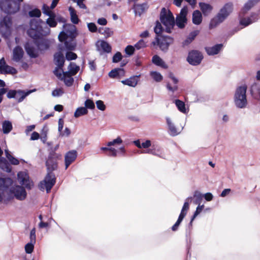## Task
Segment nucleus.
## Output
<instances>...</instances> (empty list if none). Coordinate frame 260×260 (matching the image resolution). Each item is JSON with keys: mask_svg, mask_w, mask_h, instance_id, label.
<instances>
[{"mask_svg": "<svg viewBox=\"0 0 260 260\" xmlns=\"http://www.w3.org/2000/svg\"><path fill=\"white\" fill-rule=\"evenodd\" d=\"M79 69V66H77L75 63L71 62L68 67L69 71L66 72V73L74 76L78 73Z\"/></svg>", "mask_w": 260, "mask_h": 260, "instance_id": "obj_35", "label": "nucleus"}, {"mask_svg": "<svg viewBox=\"0 0 260 260\" xmlns=\"http://www.w3.org/2000/svg\"><path fill=\"white\" fill-rule=\"evenodd\" d=\"M199 7L204 15H208L212 10V7L209 4L200 2L199 4Z\"/></svg>", "mask_w": 260, "mask_h": 260, "instance_id": "obj_27", "label": "nucleus"}, {"mask_svg": "<svg viewBox=\"0 0 260 260\" xmlns=\"http://www.w3.org/2000/svg\"><path fill=\"white\" fill-rule=\"evenodd\" d=\"M169 77L172 79L173 85H172L171 83L168 82L166 85V87L167 89L173 94L178 89V86L177 85L178 80L174 76L173 73H170Z\"/></svg>", "mask_w": 260, "mask_h": 260, "instance_id": "obj_22", "label": "nucleus"}, {"mask_svg": "<svg viewBox=\"0 0 260 260\" xmlns=\"http://www.w3.org/2000/svg\"><path fill=\"white\" fill-rule=\"evenodd\" d=\"M63 93V90L60 88H57L52 91V95L53 96H60Z\"/></svg>", "mask_w": 260, "mask_h": 260, "instance_id": "obj_60", "label": "nucleus"}, {"mask_svg": "<svg viewBox=\"0 0 260 260\" xmlns=\"http://www.w3.org/2000/svg\"><path fill=\"white\" fill-rule=\"evenodd\" d=\"M87 109L85 107H82L77 108L74 114H87Z\"/></svg>", "mask_w": 260, "mask_h": 260, "instance_id": "obj_62", "label": "nucleus"}, {"mask_svg": "<svg viewBox=\"0 0 260 260\" xmlns=\"http://www.w3.org/2000/svg\"><path fill=\"white\" fill-rule=\"evenodd\" d=\"M17 179L18 182L22 185L28 189H31L29 176L25 172H19L17 174Z\"/></svg>", "mask_w": 260, "mask_h": 260, "instance_id": "obj_16", "label": "nucleus"}, {"mask_svg": "<svg viewBox=\"0 0 260 260\" xmlns=\"http://www.w3.org/2000/svg\"><path fill=\"white\" fill-rule=\"evenodd\" d=\"M135 47L132 45H128L125 48V52L128 56L132 55L135 51Z\"/></svg>", "mask_w": 260, "mask_h": 260, "instance_id": "obj_58", "label": "nucleus"}, {"mask_svg": "<svg viewBox=\"0 0 260 260\" xmlns=\"http://www.w3.org/2000/svg\"><path fill=\"white\" fill-rule=\"evenodd\" d=\"M125 72L123 69L122 68H115L113 70H112L109 73V76L112 78H115L116 77H120L121 76H123L124 75Z\"/></svg>", "mask_w": 260, "mask_h": 260, "instance_id": "obj_25", "label": "nucleus"}, {"mask_svg": "<svg viewBox=\"0 0 260 260\" xmlns=\"http://www.w3.org/2000/svg\"><path fill=\"white\" fill-rule=\"evenodd\" d=\"M43 11L44 14L49 17H51V15L54 14L52 12L50 11L49 7L45 5L43 6Z\"/></svg>", "mask_w": 260, "mask_h": 260, "instance_id": "obj_63", "label": "nucleus"}, {"mask_svg": "<svg viewBox=\"0 0 260 260\" xmlns=\"http://www.w3.org/2000/svg\"><path fill=\"white\" fill-rule=\"evenodd\" d=\"M150 76L156 82H160L162 80V76L158 72L153 71L150 73Z\"/></svg>", "mask_w": 260, "mask_h": 260, "instance_id": "obj_46", "label": "nucleus"}, {"mask_svg": "<svg viewBox=\"0 0 260 260\" xmlns=\"http://www.w3.org/2000/svg\"><path fill=\"white\" fill-rule=\"evenodd\" d=\"M202 21V14L199 10H195L192 14V22L196 25H199Z\"/></svg>", "mask_w": 260, "mask_h": 260, "instance_id": "obj_32", "label": "nucleus"}, {"mask_svg": "<svg viewBox=\"0 0 260 260\" xmlns=\"http://www.w3.org/2000/svg\"><path fill=\"white\" fill-rule=\"evenodd\" d=\"M123 142L122 140L120 138V137L118 136L117 137V138L111 141L108 142L107 143V146H115L116 145H120Z\"/></svg>", "mask_w": 260, "mask_h": 260, "instance_id": "obj_47", "label": "nucleus"}, {"mask_svg": "<svg viewBox=\"0 0 260 260\" xmlns=\"http://www.w3.org/2000/svg\"><path fill=\"white\" fill-rule=\"evenodd\" d=\"M138 76L131 77L128 79L121 81V83L124 85L131 87H135L138 83Z\"/></svg>", "mask_w": 260, "mask_h": 260, "instance_id": "obj_31", "label": "nucleus"}, {"mask_svg": "<svg viewBox=\"0 0 260 260\" xmlns=\"http://www.w3.org/2000/svg\"><path fill=\"white\" fill-rule=\"evenodd\" d=\"M163 27L161 26V24L158 21L156 22L155 26L154 28V31L156 34V36H158V35L162 31Z\"/></svg>", "mask_w": 260, "mask_h": 260, "instance_id": "obj_53", "label": "nucleus"}, {"mask_svg": "<svg viewBox=\"0 0 260 260\" xmlns=\"http://www.w3.org/2000/svg\"><path fill=\"white\" fill-rule=\"evenodd\" d=\"M2 128L4 134H8L12 129V123L8 120L4 121L2 123Z\"/></svg>", "mask_w": 260, "mask_h": 260, "instance_id": "obj_37", "label": "nucleus"}, {"mask_svg": "<svg viewBox=\"0 0 260 260\" xmlns=\"http://www.w3.org/2000/svg\"><path fill=\"white\" fill-rule=\"evenodd\" d=\"M100 46L104 52L109 53L111 52V46L106 41L103 40L101 41L100 42Z\"/></svg>", "mask_w": 260, "mask_h": 260, "instance_id": "obj_40", "label": "nucleus"}, {"mask_svg": "<svg viewBox=\"0 0 260 260\" xmlns=\"http://www.w3.org/2000/svg\"><path fill=\"white\" fill-rule=\"evenodd\" d=\"M203 58V56L201 52L193 50L189 52L187 58V61L192 66L200 64Z\"/></svg>", "mask_w": 260, "mask_h": 260, "instance_id": "obj_11", "label": "nucleus"}, {"mask_svg": "<svg viewBox=\"0 0 260 260\" xmlns=\"http://www.w3.org/2000/svg\"><path fill=\"white\" fill-rule=\"evenodd\" d=\"M191 230H186V241L187 245H188V247L191 246L192 244V240H191Z\"/></svg>", "mask_w": 260, "mask_h": 260, "instance_id": "obj_50", "label": "nucleus"}, {"mask_svg": "<svg viewBox=\"0 0 260 260\" xmlns=\"http://www.w3.org/2000/svg\"><path fill=\"white\" fill-rule=\"evenodd\" d=\"M193 197L196 198L193 202L194 204L200 205L203 198V194L198 190H196L193 193Z\"/></svg>", "mask_w": 260, "mask_h": 260, "instance_id": "obj_42", "label": "nucleus"}, {"mask_svg": "<svg viewBox=\"0 0 260 260\" xmlns=\"http://www.w3.org/2000/svg\"><path fill=\"white\" fill-rule=\"evenodd\" d=\"M166 120L169 135L172 137L179 135L181 131L178 132L172 120L169 117H166Z\"/></svg>", "mask_w": 260, "mask_h": 260, "instance_id": "obj_19", "label": "nucleus"}, {"mask_svg": "<svg viewBox=\"0 0 260 260\" xmlns=\"http://www.w3.org/2000/svg\"><path fill=\"white\" fill-rule=\"evenodd\" d=\"M152 62L156 66L164 67L165 63L164 60L157 55H155L152 57Z\"/></svg>", "mask_w": 260, "mask_h": 260, "instance_id": "obj_41", "label": "nucleus"}, {"mask_svg": "<svg viewBox=\"0 0 260 260\" xmlns=\"http://www.w3.org/2000/svg\"><path fill=\"white\" fill-rule=\"evenodd\" d=\"M188 13V8L187 6L183 7L176 18V25L180 28H183L187 23L186 16Z\"/></svg>", "mask_w": 260, "mask_h": 260, "instance_id": "obj_12", "label": "nucleus"}, {"mask_svg": "<svg viewBox=\"0 0 260 260\" xmlns=\"http://www.w3.org/2000/svg\"><path fill=\"white\" fill-rule=\"evenodd\" d=\"M69 11L71 16V20L74 24H77L79 22V19L77 15L76 11L72 7L69 8Z\"/></svg>", "mask_w": 260, "mask_h": 260, "instance_id": "obj_33", "label": "nucleus"}, {"mask_svg": "<svg viewBox=\"0 0 260 260\" xmlns=\"http://www.w3.org/2000/svg\"><path fill=\"white\" fill-rule=\"evenodd\" d=\"M5 151L6 157L10 162L11 164L13 165H17L19 164V160L17 158L14 157L11 154H10L8 150H5Z\"/></svg>", "mask_w": 260, "mask_h": 260, "instance_id": "obj_43", "label": "nucleus"}, {"mask_svg": "<svg viewBox=\"0 0 260 260\" xmlns=\"http://www.w3.org/2000/svg\"><path fill=\"white\" fill-rule=\"evenodd\" d=\"M146 46V42L143 40H139L135 45V48L137 50L141 49Z\"/></svg>", "mask_w": 260, "mask_h": 260, "instance_id": "obj_55", "label": "nucleus"}, {"mask_svg": "<svg viewBox=\"0 0 260 260\" xmlns=\"http://www.w3.org/2000/svg\"><path fill=\"white\" fill-rule=\"evenodd\" d=\"M192 199V197H188L186 199L180 213L184 214L185 215L187 214V211L189 208V202H191Z\"/></svg>", "mask_w": 260, "mask_h": 260, "instance_id": "obj_39", "label": "nucleus"}, {"mask_svg": "<svg viewBox=\"0 0 260 260\" xmlns=\"http://www.w3.org/2000/svg\"><path fill=\"white\" fill-rule=\"evenodd\" d=\"M24 51L22 48L19 46H16L13 51L12 60L16 62L20 61L23 58Z\"/></svg>", "mask_w": 260, "mask_h": 260, "instance_id": "obj_21", "label": "nucleus"}, {"mask_svg": "<svg viewBox=\"0 0 260 260\" xmlns=\"http://www.w3.org/2000/svg\"><path fill=\"white\" fill-rule=\"evenodd\" d=\"M23 0H1L0 9L8 14H15L20 8V4Z\"/></svg>", "mask_w": 260, "mask_h": 260, "instance_id": "obj_5", "label": "nucleus"}, {"mask_svg": "<svg viewBox=\"0 0 260 260\" xmlns=\"http://www.w3.org/2000/svg\"><path fill=\"white\" fill-rule=\"evenodd\" d=\"M30 241L24 247L26 254H31L32 252V230L30 231Z\"/></svg>", "mask_w": 260, "mask_h": 260, "instance_id": "obj_38", "label": "nucleus"}, {"mask_svg": "<svg viewBox=\"0 0 260 260\" xmlns=\"http://www.w3.org/2000/svg\"><path fill=\"white\" fill-rule=\"evenodd\" d=\"M66 58L68 60H75L77 58V55L72 51H68L66 54Z\"/></svg>", "mask_w": 260, "mask_h": 260, "instance_id": "obj_52", "label": "nucleus"}, {"mask_svg": "<svg viewBox=\"0 0 260 260\" xmlns=\"http://www.w3.org/2000/svg\"><path fill=\"white\" fill-rule=\"evenodd\" d=\"M56 178L55 174H50L47 173L44 179L41 181L38 187L42 191L46 190L47 193H49L51 189L55 184Z\"/></svg>", "mask_w": 260, "mask_h": 260, "instance_id": "obj_7", "label": "nucleus"}, {"mask_svg": "<svg viewBox=\"0 0 260 260\" xmlns=\"http://www.w3.org/2000/svg\"><path fill=\"white\" fill-rule=\"evenodd\" d=\"M62 68H59L56 66L55 69L53 71L54 74L60 80H61L62 78L63 75L62 73H63Z\"/></svg>", "mask_w": 260, "mask_h": 260, "instance_id": "obj_51", "label": "nucleus"}, {"mask_svg": "<svg viewBox=\"0 0 260 260\" xmlns=\"http://www.w3.org/2000/svg\"><path fill=\"white\" fill-rule=\"evenodd\" d=\"M175 105L177 107L178 109L182 113H186V108L185 105L183 102L179 100H175Z\"/></svg>", "mask_w": 260, "mask_h": 260, "instance_id": "obj_44", "label": "nucleus"}, {"mask_svg": "<svg viewBox=\"0 0 260 260\" xmlns=\"http://www.w3.org/2000/svg\"><path fill=\"white\" fill-rule=\"evenodd\" d=\"M146 9H147V5L146 3L135 4L134 7L135 14L139 16H140Z\"/></svg>", "mask_w": 260, "mask_h": 260, "instance_id": "obj_30", "label": "nucleus"}, {"mask_svg": "<svg viewBox=\"0 0 260 260\" xmlns=\"http://www.w3.org/2000/svg\"><path fill=\"white\" fill-rule=\"evenodd\" d=\"M96 105L97 108L99 110H100L101 111L105 110V109L106 108V106H105L104 102L102 101H101V100L97 101L96 102Z\"/></svg>", "mask_w": 260, "mask_h": 260, "instance_id": "obj_61", "label": "nucleus"}, {"mask_svg": "<svg viewBox=\"0 0 260 260\" xmlns=\"http://www.w3.org/2000/svg\"><path fill=\"white\" fill-rule=\"evenodd\" d=\"M160 20L166 27V31L170 32L171 29L175 25L174 17L171 11H167L166 8H163L160 14Z\"/></svg>", "mask_w": 260, "mask_h": 260, "instance_id": "obj_8", "label": "nucleus"}, {"mask_svg": "<svg viewBox=\"0 0 260 260\" xmlns=\"http://www.w3.org/2000/svg\"><path fill=\"white\" fill-rule=\"evenodd\" d=\"M222 47V44H218L212 47H206L205 49L208 55L213 56L218 54Z\"/></svg>", "mask_w": 260, "mask_h": 260, "instance_id": "obj_23", "label": "nucleus"}, {"mask_svg": "<svg viewBox=\"0 0 260 260\" xmlns=\"http://www.w3.org/2000/svg\"><path fill=\"white\" fill-rule=\"evenodd\" d=\"M24 48L27 54L30 58H32V45L31 43L27 42L24 45Z\"/></svg>", "mask_w": 260, "mask_h": 260, "instance_id": "obj_49", "label": "nucleus"}, {"mask_svg": "<svg viewBox=\"0 0 260 260\" xmlns=\"http://www.w3.org/2000/svg\"><path fill=\"white\" fill-rule=\"evenodd\" d=\"M247 88L246 85H242L238 86L235 90L234 101L236 106L239 108H244L247 104Z\"/></svg>", "mask_w": 260, "mask_h": 260, "instance_id": "obj_4", "label": "nucleus"}, {"mask_svg": "<svg viewBox=\"0 0 260 260\" xmlns=\"http://www.w3.org/2000/svg\"><path fill=\"white\" fill-rule=\"evenodd\" d=\"M78 153L75 150H72L68 151L64 155V164L66 169L72 164L76 159Z\"/></svg>", "mask_w": 260, "mask_h": 260, "instance_id": "obj_17", "label": "nucleus"}, {"mask_svg": "<svg viewBox=\"0 0 260 260\" xmlns=\"http://www.w3.org/2000/svg\"><path fill=\"white\" fill-rule=\"evenodd\" d=\"M199 30H194L191 32L187 39L183 42V45L186 46L189 44L196 37V36L199 34Z\"/></svg>", "mask_w": 260, "mask_h": 260, "instance_id": "obj_34", "label": "nucleus"}, {"mask_svg": "<svg viewBox=\"0 0 260 260\" xmlns=\"http://www.w3.org/2000/svg\"><path fill=\"white\" fill-rule=\"evenodd\" d=\"M63 30L61 31L58 37L60 42L66 39L75 40L78 33L76 26L72 24H64L63 25Z\"/></svg>", "mask_w": 260, "mask_h": 260, "instance_id": "obj_6", "label": "nucleus"}, {"mask_svg": "<svg viewBox=\"0 0 260 260\" xmlns=\"http://www.w3.org/2000/svg\"><path fill=\"white\" fill-rule=\"evenodd\" d=\"M45 24L47 26V25H48L51 27H55L57 25V23L55 20V15L53 14L51 17H49V18L47 19L46 23Z\"/></svg>", "mask_w": 260, "mask_h": 260, "instance_id": "obj_45", "label": "nucleus"}, {"mask_svg": "<svg viewBox=\"0 0 260 260\" xmlns=\"http://www.w3.org/2000/svg\"><path fill=\"white\" fill-rule=\"evenodd\" d=\"M233 6L232 3H229L222 7L217 15L213 18L209 24V28L212 29L223 22L232 12Z\"/></svg>", "mask_w": 260, "mask_h": 260, "instance_id": "obj_3", "label": "nucleus"}, {"mask_svg": "<svg viewBox=\"0 0 260 260\" xmlns=\"http://www.w3.org/2000/svg\"><path fill=\"white\" fill-rule=\"evenodd\" d=\"M259 0H249L244 5L239 13L240 24L244 27L258 20V15L256 13H252L250 17H244L243 16Z\"/></svg>", "mask_w": 260, "mask_h": 260, "instance_id": "obj_2", "label": "nucleus"}, {"mask_svg": "<svg viewBox=\"0 0 260 260\" xmlns=\"http://www.w3.org/2000/svg\"><path fill=\"white\" fill-rule=\"evenodd\" d=\"M87 27L88 30L91 32L98 31V29L94 23L90 22L87 23Z\"/></svg>", "mask_w": 260, "mask_h": 260, "instance_id": "obj_59", "label": "nucleus"}, {"mask_svg": "<svg viewBox=\"0 0 260 260\" xmlns=\"http://www.w3.org/2000/svg\"><path fill=\"white\" fill-rule=\"evenodd\" d=\"M27 9L28 10V13L29 16L30 17H32V9L30 8V7L29 5L25 4L23 8V11L25 15L27 14Z\"/></svg>", "mask_w": 260, "mask_h": 260, "instance_id": "obj_56", "label": "nucleus"}, {"mask_svg": "<svg viewBox=\"0 0 260 260\" xmlns=\"http://www.w3.org/2000/svg\"><path fill=\"white\" fill-rule=\"evenodd\" d=\"M173 42L172 38L164 36H156L155 40L151 43V45L155 47L157 46L160 49L164 52L168 51L169 46Z\"/></svg>", "mask_w": 260, "mask_h": 260, "instance_id": "obj_9", "label": "nucleus"}, {"mask_svg": "<svg viewBox=\"0 0 260 260\" xmlns=\"http://www.w3.org/2000/svg\"><path fill=\"white\" fill-rule=\"evenodd\" d=\"M17 71L16 69L7 64L0 67V73L2 74H10L12 75L16 74Z\"/></svg>", "mask_w": 260, "mask_h": 260, "instance_id": "obj_26", "label": "nucleus"}, {"mask_svg": "<svg viewBox=\"0 0 260 260\" xmlns=\"http://www.w3.org/2000/svg\"><path fill=\"white\" fill-rule=\"evenodd\" d=\"M13 184V180L9 177L0 178V190L5 191L7 190ZM3 197L0 193V202L2 201Z\"/></svg>", "mask_w": 260, "mask_h": 260, "instance_id": "obj_18", "label": "nucleus"}, {"mask_svg": "<svg viewBox=\"0 0 260 260\" xmlns=\"http://www.w3.org/2000/svg\"><path fill=\"white\" fill-rule=\"evenodd\" d=\"M122 59V55L120 52H117L113 56L112 61L114 63H117Z\"/></svg>", "mask_w": 260, "mask_h": 260, "instance_id": "obj_54", "label": "nucleus"}, {"mask_svg": "<svg viewBox=\"0 0 260 260\" xmlns=\"http://www.w3.org/2000/svg\"><path fill=\"white\" fill-rule=\"evenodd\" d=\"M34 58L48 50L50 41L45 38L49 34L50 29L41 19L35 20L34 19Z\"/></svg>", "mask_w": 260, "mask_h": 260, "instance_id": "obj_1", "label": "nucleus"}, {"mask_svg": "<svg viewBox=\"0 0 260 260\" xmlns=\"http://www.w3.org/2000/svg\"><path fill=\"white\" fill-rule=\"evenodd\" d=\"M63 51H59L54 54V62L59 68H62L64 66L65 58Z\"/></svg>", "mask_w": 260, "mask_h": 260, "instance_id": "obj_20", "label": "nucleus"}, {"mask_svg": "<svg viewBox=\"0 0 260 260\" xmlns=\"http://www.w3.org/2000/svg\"><path fill=\"white\" fill-rule=\"evenodd\" d=\"M10 191L14 194L15 197L19 200H23L25 199L26 192L24 187L16 186L11 188Z\"/></svg>", "mask_w": 260, "mask_h": 260, "instance_id": "obj_15", "label": "nucleus"}, {"mask_svg": "<svg viewBox=\"0 0 260 260\" xmlns=\"http://www.w3.org/2000/svg\"><path fill=\"white\" fill-rule=\"evenodd\" d=\"M32 92V90L25 91L21 89H10L7 93V97L8 99H14L18 103H20Z\"/></svg>", "mask_w": 260, "mask_h": 260, "instance_id": "obj_10", "label": "nucleus"}, {"mask_svg": "<svg viewBox=\"0 0 260 260\" xmlns=\"http://www.w3.org/2000/svg\"><path fill=\"white\" fill-rule=\"evenodd\" d=\"M0 168L4 171L11 172L12 168L7 160L4 157H0Z\"/></svg>", "mask_w": 260, "mask_h": 260, "instance_id": "obj_29", "label": "nucleus"}, {"mask_svg": "<svg viewBox=\"0 0 260 260\" xmlns=\"http://www.w3.org/2000/svg\"><path fill=\"white\" fill-rule=\"evenodd\" d=\"M62 158V155L59 153H52L50 154H48V159H50L53 160H57L61 159Z\"/></svg>", "mask_w": 260, "mask_h": 260, "instance_id": "obj_48", "label": "nucleus"}, {"mask_svg": "<svg viewBox=\"0 0 260 260\" xmlns=\"http://www.w3.org/2000/svg\"><path fill=\"white\" fill-rule=\"evenodd\" d=\"M45 166L46 167L47 173L54 174L53 171L57 170L58 169V162L56 160H53L47 158L45 161Z\"/></svg>", "mask_w": 260, "mask_h": 260, "instance_id": "obj_24", "label": "nucleus"}, {"mask_svg": "<svg viewBox=\"0 0 260 260\" xmlns=\"http://www.w3.org/2000/svg\"><path fill=\"white\" fill-rule=\"evenodd\" d=\"M73 75L66 73V72H63V76L61 80H63L65 85L68 87L71 86L74 83Z\"/></svg>", "mask_w": 260, "mask_h": 260, "instance_id": "obj_28", "label": "nucleus"}, {"mask_svg": "<svg viewBox=\"0 0 260 260\" xmlns=\"http://www.w3.org/2000/svg\"><path fill=\"white\" fill-rule=\"evenodd\" d=\"M85 107L86 108V109H93L95 108V105L92 100L87 99L85 102Z\"/></svg>", "mask_w": 260, "mask_h": 260, "instance_id": "obj_57", "label": "nucleus"}, {"mask_svg": "<svg viewBox=\"0 0 260 260\" xmlns=\"http://www.w3.org/2000/svg\"><path fill=\"white\" fill-rule=\"evenodd\" d=\"M11 25V18L8 16L4 17L0 22V33L3 36L7 37L9 35Z\"/></svg>", "mask_w": 260, "mask_h": 260, "instance_id": "obj_13", "label": "nucleus"}, {"mask_svg": "<svg viewBox=\"0 0 260 260\" xmlns=\"http://www.w3.org/2000/svg\"><path fill=\"white\" fill-rule=\"evenodd\" d=\"M99 33L104 35L106 38H109L113 34V30L109 27H100L98 29Z\"/></svg>", "mask_w": 260, "mask_h": 260, "instance_id": "obj_36", "label": "nucleus"}, {"mask_svg": "<svg viewBox=\"0 0 260 260\" xmlns=\"http://www.w3.org/2000/svg\"><path fill=\"white\" fill-rule=\"evenodd\" d=\"M77 45L75 40L66 39L63 42L58 44L57 49L59 51H72L74 50Z\"/></svg>", "mask_w": 260, "mask_h": 260, "instance_id": "obj_14", "label": "nucleus"}, {"mask_svg": "<svg viewBox=\"0 0 260 260\" xmlns=\"http://www.w3.org/2000/svg\"><path fill=\"white\" fill-rule=\"evenodd\" d=\"M127 118L132 122H139L140 121V118L137 115H130Z\"/></svg>", "mask_w": 260, "mask_h": 260, "instance_id": "obj_64", "label": "nucleus"}]
</instances>
